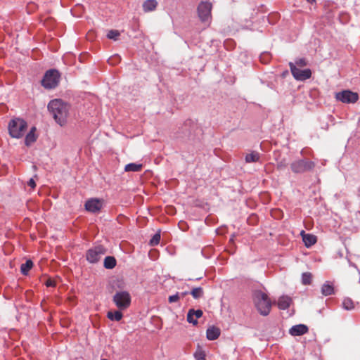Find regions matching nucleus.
I'll return each mask as SVG.
<instances>
[{
  "mask_svg": "<svg viewBox=\"0 0 360 360\" xmlns=\"http://www.w3.org/2000/svg\"><path fill=\"white\" fill-rule=\"evenodd\" d=\"M48 110L60 126L66 124L69 114V106L67 103L60 99H54L49 103Z\"/></svg>",
  "mask_w": 360,
  "mask_h": 360,
  "instance_id": "1",
  "label": "nucleus"
},
{
  "mask_svg": "<svg viewBox=\"0 0 360 360\" xmlns=\"http://www.w3.org/2000/svg\"><path fill=\"white\" fill-rule=\"evenodd\" d=\"M252 297L259 314L262 316H267L271 308V302L268 295L261 290H255L253 292Z\"/></svg>",
  "mask_w": 360,
  "mask_h": 360,
  "instance_id": "2",
  "label": "nucleus"
},
{
  "mask_svg": "<svg viewBox=\"0 0 360 360\" xmlns=\"http://www.w3.org/2000/svg\"><path fill=\"white\" fill-rule=\"evenodd\" d=\"M8 128L11 137L20 139L27 129V123L22 118H14L9 122Z\"/></svg>",
  "mask_w": 360,
  "mask_h": 360,
  "instance_id": "3",
  "label": "nucleus"
},
{
  "mask_svg": "<svg viewBox=\"0 0 360 360\" xmlns=\"http://www.w3.org/2000/svg\"><path fill=\"white\" fill-rule=\"evenodd\" d=\"M60 77V73L57 70H49L41 79V85L46 89H54L58 85Z\"/></svg>",
  "mask_w": 360,
  "mask_h": 360,
  "instance_id": "4",
  "label": "nucleus"
},
{
  "mask_svg": "<svg viewBox=\"0 0 360 360\" xmlns=\"http://www.w3.org/2000/svg\"><path fill=\"white\" fill-rule=\"evenodd\" d=\"M106 252L107 249L103 245H95L86 251V259L90 264H96Z\"/></svg>",
  "mask_w": 360,
  "mask_h": 360,
  "instance_id": "5",
  "label": "nucleus"
},
{
  "mask_svg": "<svg viewBox=\"0 0 360 360\" xmlns=\"http://www.w3.org/2000/svg\"><path fill=\"white\" fill-rule=\"evenodd\" d=\"M315 167V162L307 159H301L292 162L290 165L291 170L296 174L310 172Z\"/></svg>",
  "mask_w": 360,
  "mask_h": 360,
  "instance_id": "6",
  "label": "nucleus"
},
{
  "mask_svg": "<svg viewBox=\"0 0 360 360\" xmlns=\"http://www.w3.org/2000/svg\"><path fill=\"white\" fill-rule=\"evenodd\" d=\"M112 300L120 310H124L130 306L131 296L127 291H118L114 295Z\"/></svg>",
  "mask_w": 360,
  "mask_h": 360,
  "instance_id": "7",
  "label": "nucleus"
},
{
  "mask_svg": "<svg viewBox=\"0 0 360 360\" xmlns=\"http://www.w3.org/2000/svg\"><path fill=\"white\" fill-rule=\"evenodd\" d=\"M289 66L291 73L296 80L304 81L311 77V71L309 68L301 70L296 67L295 65L292 62L289 63Z\"/></svg>",
  "mask_w": 360,
  "mask_h": 360,
  "instance_id": "8",
  "label": "nucleus"
},
{
  "mask_svg": "<svg viewBox=\"0 0 360 360\" xmlns=\"http://www.w3.org/2000/svg\"><path fill=\"white\" fill-rule=\"evenodd\" d=\"M335 98L344 103H354L358 101L359 95L350 90H344L336 93Z\"/></svg>",
  "mask_w": 360,
  "mask_h": 360,
  "instance_id": "9",
  "label": "nucleus"
},
{
  "mask_svg": "<svg viewBox=\"0 0 360 360\" xmlns=\"http://www.w3.org/2000/svg\"><path fill=\"white\" fill-rule=\"evenodd\" d=\"M212 10V4L209 2H201L198 7V16L202 22L208 21Z\"/></svg>",
  "mask_w": 360,
  "mask_h": 360,
  "instance_id": "10",
  "label": "nucleus"
},
{
  "mask_svg": "<svg viewBox=\"0 0 360 360\" xmlns=\"http://www.w3.org/2000/svg\"><path fill=\"white\" fill-rule=\"evenodd\" d=\"M103 207V200L98 198H91L85 202V209L90 212L96 213Z\"/></svg>",
  "mask_w": 360,
  "mask_h": 360,
  "instance_id": "11",
  "label": "nucleus"
},
{
  "mask_svg": "<svg viewBox=\"0 0 360 360\" xmlns=\"http://www.w3.org/2000/svg\"><path fill=\"white\" fill-rule=\"evenodd\" d=\"M308 332V327L304 324H297L292 326L289 333L292 336L302 335Z\"/></svg>",
  "mask_w": 360,
  "mask_h": 360,
  "instance_id": "12",
  "label": "nucleus"
},
{
  "mask_svg": "<svg viewBox=\"0 0 360 360\" xmlns=\"http://www.w3.org/2000/svg\"><path fill=\"white\" fill-rule=\"evenodd\" d=\"M203 312L201 309L195 310L194 309H191L188 310L187 314V321L195 326L198 324V321L197 319H192V316H195L196 319H198L200 318Z\"/></svg>",
  "mask_w": 360,
  "mask_h": 360,
  "instance_id": "13",
  "label": "nucleus"
},
{
  "mask_svg": "<svg viewBox=\"0 0 360 360\" xmlns=\"http://www.w3.org/2000/svg\"><path fill=\"white\" fill-rule=\"evenodd\" d=\"M220 330L214 326L207 328L206 331L207 338L210 340H214L220 335Z\"/></svg>",
  "mask_w": 360,
  "mask_h": 360,
  "instance_id": "14",
  "label": "nucleus"
},
{
  "mask_svg": "<svg viewBox=\"0 0 360 360\" xmlns=\"http://www.w3.org/2000/svg\"><path fill=\"white\" fill-rule=\"evenodd\" d=\"M321 294L323 296H329V295H333L335 293L334 286L330 282L326 281L321 286Z\"/></svg>",
  "mask_w": 360,
  "mask_h": 360,
  "instance_id": "15",
  "label": "nucleus"
},
{
  "mask_svg": "<svg viewBox=\"0 0 360 360\" xmlns=\"http://www.w3.org/2000/svg\"><path fill=\"white\" fill-rule=\"evenodd\" d=\"M292 300L288 296H282L279 298L278 302V307L280 309L285 310L287 309L290 304H291Z\"/></svg>",
  "mask_w": 360,
  "mask_h": 360,
  "instance_id": "16",
  "label": "nucleus"
},
{
  "mask_svg": "<svg viewBox=\"0 0 360 360\" xmlns=\"http://www.w3.org/2000/svg\"><path fill=\"white\" fill-rule=\"evenodd\" d=\"M302 240L304 245L309 248L316 243V236L309 233L302 234Z\"/></svg>",
  "mask_w": 360,
  "mask_h": 360,
  "instance_id": "17",
  "label": "nucleus"
},
{
  "mask_svg": "<svg viewBox=\"0 0 360 360\" xmlns=\"http://www.w3.org/2000/svg\"><path fill=\"white\" fill-rule=\"evenodd\" d=\"M158 6L156 0H146L143 4V9L145 12L154 11Z\"/></svg>",
  "mask_w": 360,
  "mask_h": 360,
  "instance_id": "18",
  "label": "nucleus"
},
{
  "mask_svg": "<svg viewBox=\"0 0 360 360\" xmlns=\"http://www.w3.org/2000/svg\"><path fill=\"white\" fill-rule=\"evenodd\" d=\"M117 264L116 259L113 256H107L104 259L103 266L107 269H112Z\"/></svg>",
  "mask_w": 360,
  "mask_h": 360,
  "instance_id": "19",
  "label": "nucleus"
},
{
  "mask_svg": "<svg viewBox=\"0 0 360 360\" xmlns=\"http://www.w3.org/2000/svg\"><path fill=\"white\" fill-rule=\"evenodd\" d=\"M245 160L247 163L257 162L260 160V154L257 152L252 151L245 155Z\"/></svg>",
  "mask_w": 360,
  "mask_h": 360,
  "instance_id": "20",
  "label": "nucleus"
},
{
  "mask_svg": "<svg viewBox=\"0 0 360 360\" xmlns=\"http://www.w3.org/2000/svg\"><path fill=\"white\" fill-rule=\"evenodd\" d=\"M121 311L122 310L119 309L115 311H108L107 314V317L111 321H120L123 316Z\"/></svg>",
  "mask_w": 360,
  "mask_h": 360,
  "instance_id": "21",
  "label": "nucleus"
},
{
  "mask_svg": "<svg viewBox=\"0 0 360 360\" xmlns=\"http://www.w3.org/2000/svg\"><path fill=\"white\" fill-rule=\"evenodd\" d=\"M33 262L32 260L28 259L20 266V272L22 275H27L29 271L32 268Z\"/></svg>",
  "mask_w": 360,
  "mask_h": 360,
  "instance_id": "22",
  "label": "nucleus"
},
{
  "mask_svg": "<svg viewBox=\"0 0 360 360\" xmlns=\"http://www.w3.org/2000/svg\"><path fill=\"white\" fill-rule=\"evenodd\" d=\"M143 167L141 164L129 163L126 165L124 167L125 172H139Z\"/></svg>",
  "mask_w": 360,
  "mask_h": 360,
  "instance_id": "23",
  "label": "nucleus"
},
{
  "mask_svg": "<svg viewBox=\"0 0 360 360\" xmlns=\"http://www.w3.org/2000/svg\"><path fill=\"white\" fill-rule=\"evenodd\" d=\"M194 299H199L204 295L203 289L201 287L194 288L190 292Z\"/></svg>",
  "mask_w": 360,
  "mask_h": 360,
  "instance_id": "24",
  "label": "nucleus"
},
{
  "mask_svg": "<svg viewBox=\"0 0 360 360\" xmlns=\"http://www.w3.org/2000/svg\"><path fill=\"white\" fill-rule=\"evenodd\" d=\"M342 305L345 310H352L354 308V302L349 297L344 298Z\"/></svg>",
  "mask_w": 360,
  "mask_h": 360,
  "instance_id": "25",
  "label": "nucleus"
},
{
  "mask_svg": "<svg viewBox=\"0 0 360 360\" xmlns=\"http://www.w3.org/2000/svg\"><path fill=\"white\" fill-rule=\"evenodd\" d=\"M36 141V136L33 131H30L25 136V143L26 146H30L32 143Z\"/></svg>",
  "mask_w": 360,
  "mask_h": 360,
  "instance_id": "26",
  "label": "nucleus"
},
{
  "mask_svg": "<svg viewBox=\"0 0 360 360\" xmlns=\"http://www.w3.org/2000/svg\"><path fill=\"white\" fill-rule=\"evenodd\" d=\"M311 274L309 272L303 273L302 275V282L304 285H309L311 281Z\"/></svg>",
  "mask_w": 360,
  "mask_h": 360,
  "instance_id": "27",
  "label": "nucleus"
},
{
  "mask_svg": "<svg viewBox=\"0 0 360 360\" xmlns=\"http://www.w3.org/2000/svg\"><path fill=\"white\" fill-rule=\"evenodd\" d=\"M120 36V32L115 30H110L107 34V37L110 39L117 40V37Z\"/></svg>",
  "mask_w": 360,
  "mask_h": 360,
  "instance_id": "28",
  "label": "nucleus"
},
{
  "mask_svg": "<svg viewBox=\"0 0 360 360\" xmlns=\"http://www.w3.org/2000/svg\"><path fill=\"white\" fill-rule=\"evenodd\" d=\"M160 240V233H155L153 235L152 238L150 240L149 244L151 246L157 245Z\"/></svg>",
  "mask_w": 360,
  "mask_h": 360,
  "instance_id": "29",
  "label": "nucleus"
},
{
  "mask_svg": "<svg viewBox=\"0 0 360 360\" xmlns=\"http://www.w3.org/2000/svg\"><path fill=\"white\" fill-rule=\"evenodd\" d=\"M195 359L196 360H206L205 354L203 351L199 350L195 352L194 354Z\"/></svg>",
  "mask_w": 360,
  "mask_h": 360,
  "instance_id": "30",
  "label": "nucleus"
},
{
  "mask_svg": "<svg viewBox=\"0 0 360 360\" xmlns=\"http://www.w3.org/2000/svg\"><path fill=\"white\" fill-rule=\"evenodd\" d=\"M260 61L262 63H268L270 60V55L269 53H263L260 55Z\"/></svg>",
  "mask_w": 360,
  "mask_h": 360,
  "instance_id": "31",
  "label": "nucleus"
},
{
  "mask_svg": "<svg viewBox=\"0 0 360 360\" xmlns=\"http://www.w3.org/2000/svg\"><path fill=\"white\" fill-rule=\"evenodd\" d=\"M295 66H300V67H304L307 65V61L305 60V58H298V59H296L295 63H293Z\"/></svg>",
  "mask_w": 360,
  "mask_h": 360,
  "instance_id": "32",
  "label": "nucleus"
},
{
  "mask_svg": "<svg viewBox=\"0 0 360 360\" xmlns=\"http://www.w3.org/2000/svg\"><path fill=\"white\" fill-rule=\"evenodd\" d=\"M180 299V295H179V292H176L174 295H170L168 298V300L170 303L177 302Z\"/></svg>",
  "mask_w": 360,
  "mask_h": 360,
  "instance_id": "33",
  "label": "nucleus"
},
{
  "mask_svg": "<svg viewBox=\"0 0 360 360\" xmlns=\"http://www.w3.org/2000/svg\"><path fill=\"white\" fill-rule=\"evenodd\" d=\"M287 167V163L285 160H281L280 162H277L276 168L278 169L282 170Z\"/></svg>",
  "mask_w": 360,
  "mask_h": 360,
  "instance_id": "34",
  "label": "nucleus"
},
{
  "mask_svg": "<svg viewBox=\"0 0 360 360\" xmlns=\"http://www.w3.org/2000/svg\"><path fill=\"white\" fill-rule=\"evenodd\" d=\"M27 185L29 186H30L32 189L36 187V183H35V181L34 180L33 178H31L28 181H27Z\"/></svg>",
  "mask_w": 360,
  "mask_h": 360,
  "instance_id": "35",
  "label": "nucleus"
},
{
  "mask_svg": "<svg viewBox=\"0 0 360 360\" xmlns=\"http://www.w3.org/2000/svg\"><path fill=\"white\" fill-rule=\"evenodd\" d=\"M46 285L47 287H54L56 283H55V281L51 280V279H49L46 282Z\"/></svg>",
  "mask_w": 360,
  "mask_h": 360,
  "instance_id": "36",
  "label": "nucleus"
},
{
  "mask_svg": "<svg viewBox=\"0 0 360 360\" xmlns=\"http://www.w3.org/2000/svg\"><path fill=\"white\" fill-rule=\"evenodd\" d=\"M188 294H190V292L185 291V292H179V295H180V299L184 297Z\"/></svg>",
  "mask_w": 360,
  "mask_h": 360,
  "instance_id": "37",
  "label": "nucleus"
},
{
  "mask_svg": "<svg viewBox=\"0 0 360 360\" xmlns=\"http://www.w3.org/2000/svg\"><path fill=\"white\" fill-rule=\"evenodd\" d=\"M35 129V127H32L30 131H33V133L34 134Z\"/></svg>",
  "mask_w": 360,
  "mask_h": 360,
  "instance_id": "38",
  "label": "nucleus"
},
{
  "mask_svg": "<svg viewBox=\"0 0 360 360\" xmlns=\"http://www.w3.org/2000/svg\"><path fill=\"white\" fill-rule=\"evenodd\" d=\"M307 1L309 3H312V2L315 1V0H307Z\"/></svg>",
  "mask_w": 360,
  "mask_h": 360,
  "instance_id": "39",
  "label": "nucleus"
},
{
  "mask_svg": "<svg viewBox=\"0 0 360 360\" xmlns=\"http://www.w3.org/2000/svg\"><path fill=\"white\" fill-rule=\"evenodd\" d=\"M101 360H107L106 359H102Z\"/></svg>",
  "mask_w": 360,
  "mask_h": 360,
  "instance_id": "40",
  "label": "nucleus"
}]
</instances>
